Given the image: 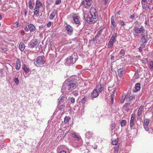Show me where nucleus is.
I'll return each instance as SVG.
<instances>
[{"label":"nucleus","mask_w":153,"mask_h":153,"mask_svg":"<svg viewBox=\"0 0 153 153\" xmlns=\"http://www.w3.org/2000/svg\"><path fill=\"white\" fill-rule=\"evenodd\" d=\"M77 83L76 80L73 77L68 79L63 83L62 88V93H69L76 87Z\"/></svg>","instance_id":"1"},{"label":"nucleus","mask_w":153,"mask_h":153,"mask_svg":"<svg viewBox=\"0 0 153 153\" xmlns=\"http://www.w3.org/2000/svg\"><path fill=\"white\" fill-rule=\"evenodd\" d=\"M84 17L88 23L91 24L95 23L98 18V15L96 9L91 7L90 10V13L84 14Z\"/></svg>","instance_id":"2"},{"label":"nucleus","mask_w":153,"mask_h":153,"mask_svg":"<svg viewBox=\"0 0 153 153\" xmlns=\"http://www.w3.org/2000/svg\"><path fill=\"white\" fill-rule=\"evenodd\" d=\"M78 59V56L76 53H73L71 56H68L66 59V64L67 65H72Z\"/></svg>","instance_id":"3"},{"label":"nucleus","mask_w":153,"mask_h":153,"mask_svg":"<svg viewBox=\"0 0 153 153\" xmlns=\"http://www.w3.org/2000/svg\"><path fill=\"white\" fill-rule=\"evenodd\" d=\"M102 91V88L101 85L99 84L92 92L91 94V96L93 98H95L97 97L99 95V93L101 92Z\"/></svg>","instance_id":"4"},{"label":"nucleus","mask_w":153,"mask_h":153,"mask_svg":"<svg viewBox=\"0 0 153 153\" xmlns=\"http://www.w3.org/2000/svg\"><path fill=\"white\" fill-rule=\"evenodd\" d=\"M44 59V56H40L37 57L35 62V65L37 66H39L43 65L45 62Z\"/></svg>","instance_id":"5"},{"label":"nucleus","mask_w":153,"mask_h":153,"mask_svg":"<svg viewBox=\"0 0 153 153\" xmlns=\"http://www.w3.org/2000/svg\"><path fill=\"white\" fill-rule=\"evenodd\" d=\"M150 38V36L148 35L147 32L142 33L141 41V42L143 43V45H144V43L147 42V41L149 40Z\"/></svg>","instance_id":"6"},{"label":"nucleus","mask_w":153,"mask_h":153,"mask_svg":"<svg viewBox=\"0 0 153 153\" xmlns=\"http://www.w3.org/2000/svg\"><path fill=\"white\" fill-rule=\"evenodd\" d=\"M38 41L37 39H34L31 40L28 43V45L30 48H36L38 45Z\"/></svg>","instance_id":"7"},{"label":"nucleus","mask_w":153,"mask_h":153,"mask_svg":"<svg viewBox=\"0 0 153 153\" xmlns=\"http://www.w3.org/2000/svg\"><path fill=\"white\" fill-rule=\"evenodd\" d=\"M70 136L71 137V140L70 142L73 141H77V140H81V138L80 136L76 133H73L71 134Z\"/></svg>","instance_id":"8"},{"label":"nucleus","mask_w":153,"mask_h":153,"mask_svg":"<svg viewBox=\"0 0 153 153\" xmlns=\"http://www.w3.org/2000/svg\"><path fill=\"white\" fill-rule=\"evenodd\" d=\"M77 141H73L72 142H70V143L74 147L77 148L79 147L80 146L83 144V142L82 139L81 140H77Z\"/></svg>","instance_id":"9"},{"label":"nucleus","mask_w":153,"mask_h":153,"mask_svg":"<svg viewBox=\"0 0 153 153\" xmlns=\"http://www.w3.org/2000/svg\"><path fill=\"white\" fill-rule=\"evenodd\" d=\"M92 3V0H84L82 1L81 5L83 7L88 8L91 5Z\"/></svg>","instance_id":"10"},{"label":"nucleus","mask_w":153,"mask_h":153,"mask_svg":"<svg viewBox=\"0 0 153 153\" xmlns=\"http://www.w3.org/2000/svg\"><path fill=\"white\" fill-rule=\"evenodd\" d=\"M133 30L135 32L138 34L144 33V32H143L144 31V28L143 26L140 27H135L133 28Z\"/></svg>","instance_id":"11"},{"label":"nucleus","mask_w":153,"mask_h":153,"mask_svg":"<svg viewBox=\"0 0 153 153\" xmlns=\"http://www.w3.org/2000/svg\"><path fill=\"white\" fill-rule=\"evenodd\" d=\"M134 97V95L131 94H128L125 95L126 100L128 102L131 101L133 100Z\"/></svg>","instance_id":"12"},{"label":"nucleus","mask_w":153,"mask_h":153,"mask_svg":"<svg viewBox=\"0 0 153 153\" xmlns=\"http://www.w3.org/2000/svg\"><path fill=\"white\" fill-rule=\"evenodd\" d=\"M67 31V34L69 35H71L73 33V27L69 25H67L65 27Z\"/></svg>","instance_id":"13"},{"label":"nucleus","mask_w":153,"mask_h":153,"mask_svg":"<svg viewBox=\"0 0 153 153\" xmlns=\"http://www.w3.org/2000/svg\"><path fill=\"white\" fill-rule=\"evenodd\" d=\"M72 19L75 23L77 25V27L80 24L79 17L76 15H75L72 17Z\"/></svg>","instance_id":"14"},{"label":"nucleus","mask_w":153,"mask_h":153,"mask_svg":"<svg viewBox=\"0 0 153 153\" xmlns=\"http://www.w3.org/2000/svg\"><path fill=\"white\" fill-rule=\"evenodd\" d=\"M135 117V114H132L131 119L130 121V126L131 127H132L134 125V119Z\"/></svg>","instance_id":"15"},{"label":"nucleus","mask_w":153,"mask_h":153,"mask_svg":"<svg viewBox=\"0 0 153 153\" xmlns=\"http://www.w3.org/2000/svg\"><path fill=\"white\" fill-rule=\"evenodd\" d=\"M22 68L25 73H30V70L28 66L25 64L22 65Z\"/></svg>","instance_id":"16"},{"label":"nucleus","mask_w":153,"mask_h":153,"mask_svg":"<svg viewBox=\"0 0 153 153\" xmlns=\"http://www.w3.org/2000/svg\"><path fill=\"white\" fill-rule=\"evenodd\" d=\"M85 137L86 138L89 139L91 138L93 136V133L90 131H88L85 134Z\"/></svg>","instance_id":"17"},{"label":"nucleus","mask_w":153,"mask_h":153,"mask_svg":"<svg viewBox=\"0 0 153 153\" xmlns=\"http://www.w3.org/2000/svg\"><path fill=\"white\" fill-rule=\"evenodd\" d=\"M111 25L112 27H113L114 28L116 27L115 22V18L114 16H112L111 19Z\"/></svg>","instance_id":"18"},{"label":"nucleus","mask_w":153,"mask_h":153,"mask_svg":"<svg viewBox=\"0 0 153 153\" xmlns=\"http://www.w3.org/2000/svg\"><path fill=\"white\" fill-rule=\"evenodd\" d=\"M42 3L39 1V0H37L36 4L35 9L39 8L42 5Z\"/></svg>","instance_id":"19"},{"label":"nucleus","mask_w":153,"mask_h":153,"mask_svg":"<svg viewBox=\"0 0 153 153\" xmlns=\"http://www.w3.org/2000/svg\"><path fill=\"white\" fill-rule=\"evenodd\" d=\"M56 14H57V11L55 10L53 11L49 17V19H52Z\"/></svg>","instance_id":"20"},{"label":"nucleus","mask_w":153,"mask_h":153,"mask_svg":"<svg viewBox=\"0 0 153 153\" xmlns=\"http://www.w3.org/2000/svg\"><path fill=\"white\" fill-rule=\"evenodd\" d=\"M29 30L30 32H33L35 30V27L32 24H30L28 25Z\"/></svg>","instance_id":"21"},{"label":"nucleus","mask_w":153,"mask_h":153,"mask_svg":"<svg viewBox=\"0 0 153 153\" xmlns=\"http://www.w3.org/2000/svg\"><path fill=\"white\" fill-rule=\"evenodd\" d=\"M35 4L34 2L33 1L30 0L29 2V7L30 10H32L33 8V7L34 6Z\"/></svg>","instance_id":"22"},{"label":"nucleus","mask_w":153,"mask_h":153,"mask_svg":"<svg viewBox=\"0 0 153 153\" xmlns=\"http://www.w3.org/2000/svg\"><path fill=\"white\" fill-rule=\"evenodd\" d=\"M19 48L20 50L22 51L25 49V45L22 42L20 43L19 45Z\"/></svg>","instance_id":"23"},{"label":"nucleus","mask_w":153,"mask_h":153,"mask_svg":"<svg viewBox=\"0 0 153 153\" xmlns=\"http://www.w3.org/2000/svg\"><path fill=\"white\" fill-rule=\"evenodd\" d=\"M67 97L65 95H64L60 98L59 102V104H61L66 101Z\"/></svg>","instance_id":"24"},{"label":"nucleus","mask_w":153,"mask_h":153,"mask_svg":"<svg viewBox=\"0 0 153 153\" xmlns=\"http://www.w3.org/2000/svg\"><path fill=\"white\" fill-rule=\"evenodd\" d=\"M135 91L134 92H137L139 91L141 88L140 85L139 83H137L136 84L135 86Z\"/></svg>","instance_id":"25"},{"label":"nucleus","mask_w":153,"mask_h":153,"mask_svg":"<svg viewBox=\"0 0 153 153\" xmlns=\"http://www.w3.org/2000/svg\"><path fill=\"white\" fill-rule=\"evenodd\" d=\"M124 70V69L123 68H120L118 70V76L120 78H121L122 75V72Z\"/></svg>","instance_id":"26"},{"label":"nucleus","mask_w":153,"mask_h":153,"mask_svg":"<svg viewBox=\"0 0 153 153\" xmlns=\"http://www.w3.org/2000/svg\"><path fill=\"white\" fill-rule=\"evenodd\" d=\"M117 37V34L116 33H114L113 36H111L110 40L113 42L115 41Z\"/></svg>","instance_id":"27"},{"label":"nucleus","mask_w":153,"mask_h":153,"mask_svg":"<svg viewBox=\"0 0 153 153\" xmlns=\"http://www.w3.org/2000/svg\"><path fill=\"white\" fill-rule=\"evenodd\" d=\"M130 105L128 104H126L123 106V108L127 111H128L129 110Z\"/></svg>","instance_id":"28"},{"label":"nucleus","mask_w":153,"mask_h":153,"mask_svg":"<svg viewBox=\"0 0 153 153\" xmlns=\"http://www.w3.org/2000/svg\"><path fill=\"white\" fill-rule=\"evenodd\" d=\"M120 123L122 127L126 126V121L125 120H122L120 121Z\"/></svg>","instance_id":"29"},{"label":"nucleus","mask_w":153,"mask_h":153,"mask_svg":"<svg viewBox=\"0 0 153 153\" xmlns=\"http://www.w3.org/2000/svg\"><path fill=\"white\" fill-rule=\"evenodd\" d=\"M142 3V4L143 8V9L145 10H147L148 9H149V10H150L149 7L147 4L146 5L145 4H143Z\"/></svg>","instance_id":"30"},{"label":"nucleus","mask_w":153,"mask_h":153,"mask_svg":"<svg viewBox=\"0 0 153 153\" xmlns=\"http://www.w3.org/2000/svg\"><path fill=\"white\" fill-rule=\"evenodd\" d=\"M117 22V23L118 24H119V25L121 26H123L126 24L121 19H120L118 22Z\"/></svg>","instance_id":"31"},{"label":"nucleus","mask_w":153,"mask_h":153,"mask_svg":"<svg viewBox=\"0 0 153 153\" xmlns=\"http://www.w3.org/2000/svg\"><path fill=\"white\" fill-rule=\"evenodd\" d=\"M149 67L151 71L153 70V61H150L149 62Z\"/></svg>","instance_id":"32"},{"label":"nucleus","mask_w":153,"mask_h":153,"mask_svg":"<svg viewBox=\"0 0 153 153\" xmlns=\"http://www.w3.org/2000/svg\"><path fill=\"white\" fill-rule=\"evenodd\" d=\"M114 42L110 40L108 45V48H111L113 45Z\"/></svg>","instance_id":"33"},{"label":"nucleus","mask_w":153,"mask_h":153,"mask_svg":"<svg viewBox=\"0 0 153 153\" xmlns=\"http://www.w3.org/2000/svg\"><path fill=\"white\" fill-rule=\"evenodd\" d=\"M143 108V106H141L139 108L137 113L138 116H140L142 112Z\"/></svg>","instance_id":"34"},{"label":"nucleus","mask_w":153,"mask_h":153,"mask_svg":"<svg viewBox=\"0 0 153 153\" xmlns=\"http://www.w3.org/2000/svg\"><path fill=\"white\" fill-rule=\"evenodd\" d=\"M102 32V30H100L98 31L96 35L95 36V39H97L101 35Z\"/></svg>","instance_id":"35"},{"label":"nucleus","mask_w":153,"mask_h":153,"mask_svg":"<svg viewBox=\"0 0 153 153\" xmlns=\"http://www.w3.org/2000/svg\"><path fill=\"white\" fill-rule=\"evenodd\" d=\"M21 65L19 62H16V68L19 70L20 68Z\"/></svg>","instance_id":"36"},{"label":"nucleus","mask_w":153,"mask_h":153,"mask_svg":"<svg viewBox=\"0 0 153 153\" xmlns=\"http://www.w3.org/2000/svg\"><path fill=\"white\" fill-rule=\"evenodd\" d=\"M13 81L16 85H18L19 84V80L18 77H14L13 78Z\"/></svg>","instance_id":"37"},{"label":"nucleus","mask_w":153,"mask_h":153,"mask_svg":"<svg viewBox=\"0 0 153 153\" xmlns=\"http://www.w3.org/2000/svg\"><path fill=\"white\" fill-rule=\"evenodd\" d=\"M118 140L117 139H115L112 140V143L113 145H116V146L118 145Z\"/></svg>","instance_id":"38"},{"label":"nucleus","mask_w":153,"mask_h":153,"mask_svg":"<svg viewBox=\"0 0 153 153\" xmlns=\"http://www.w3.org/2000/svg\"><path fill=\"white\" fill-rule=\"evenodd\" d=\"M70 117H69L66 116L64 118V122L65 123H67L70 120Z\"/></svg>","instance_id":"39"},{"label":"nucleus","mask_w":153,"mask_h":153,"mask_svg":"<svg viewBox=\"0 0 153 153\" xmlns=\"http://www.w3.org/2000/svg\"><path fill=\"white\" fill-rule=\"evenodd\" d=\"M116 124L114 123H113L111 124L110 126V128L111 130L112 131L115 128Z\"/></svg>","instance_id":"40"},{"label":"nucleus","mask_w":153,"mask_h":153,"mask_svg":"<svg viewBox=\"0 0 153 153\" xmlns=\"http://www.w3.org/2000/svg\"><path fill=\"white\" fill-rule=\"evenodd\" d=\"M119 145L116 146L114 147V153H117L118 151V148Z\"/></svg>","instance_id":"41"},{"label":"nucleus","mask_w":153,"mask_h":153,"mask_svg":"<svg viewBox=\"0 0 153 153\" xmlns=\"http://www.w3.org/2000/svg\"><path fill=\"white\" fill-rule=\"evenodd\" d=\"M149 122V119H146L144 120V125H148Z\"/></svg>","instance_id":"42"},{"label":"nucleus","mask_w":153,"mask_h":153,"mask_svg":"<svg viewBox=\"0 0 153 153\" xmlns=\"http://www.w3.org/2000/svg\"><path fill=\"white\" fill-rule=\"evenodd\" d=\"M125 100H126L125 95L122 96L121 99L120 100V102L122 103H123Z\"/></svg>","instance_id":"43"},{"label":"nucleus","mask_w":153,"mask_h":153,"mask_svg":"<svg viewBox=\"0 0 153 153\" xmlns=\"http://www.w3.org/2000/svg\"><path fill=\"white\" fill-rule=\"evenodd\" d=\"M120 54L121 55V56H124L125 54V51L123 49H121L120 51Z\"/></svg>","instance_id":"44"},{"label":"nucleus","mask_w":153,"mask_h":153,"mask_svg":"<svg viewBox=\"0 0 153 153\" xmlns=\"http://www.w3.org/2000/svg\"><path fill=\"white\" fill-rule=\"evenodd\" d=\"M72 94L73 95L75 96H77L78 95V92L76 90L75 91L72 92Z\"/></svg>","instance_id":"45"},{"label":"nucleus","mask_w":153,"mask_h":153,"mask_svg":"<svg viewBox=\"0 0 153 153\" xmlns=\"http://www.w3.org/2000/svg\"><path fill=\"white\" fill-rule=\"evenodd\" d=\"M34 10H35L34 12V13L35 15H37L39 12V8L35 9V8L34 9Z\"/></svg>","instance_id":"46"},{"label":"nucleus","mask_w":153,"mask_h":153,"mask_svg":"<svg viewBox=\"0 0 153 153\" xmlns=\"http://www.w3.org/2000/svg\"><path fill=\"white\" fill-rule=\"evenodd\" d=\"M142 62L143 63L145 64L148 62V59L147 58H143L142 59Z\"/></svg>","instance_id":"47"},{"label":"nucleus","mask_w":153,"mask_h":153,"mask_svg":"<svg viewBox=\"0 0 153 153\" xmlns=\"http://www.w3.org/2000/svg\"><path fill=\"white\" fill-rule=\"evenodd\" d=\"M30 73H25V74H23V75L25 78H26L29 76Z\"/></svg>","instance_id":"48"},{"label":"nucleus","mask_w":153,"mask_h":153,"mask_svg":"<svg viewBox=\"0 0 153 153\" xmlns=\"http://www.w3.org/2000/svg\"><path fill=\"white\" fill-rule=\"evenodd\" d=\"M4 74L3 71V69L0 70V76H1L2 77L3 76H4Z\"/></svg>","instance_id":"49"},{"label":"nucleus","mask_w":153,"mask_h":153,"mask_svg":"<svg viewBox=\"0 0 153 153\" xmlns=\"http://www.w3.org/2000/svg\"><path fill=\"white\" fill-rule=\"evenodd\" d=\"M86 98L85 97H84L81 100V102L83 103H84L85 101H86Z\"/></svg>","instance_id":"50"},{"label":"nucleus","mask_w":153,"mask_h":153,"mask_svg":"<svg viewBox=\"0 0 153 153\" xmlns=\"http://www.w3.org/2000/svg\"><path fill=\"white\" fill-rule=\"evenodd\" d=\"M133 35L134 37L135 38H138L139 37V34L138 33H137L134 32V33H133Z\"/></svg>","instance_id":"51"},{"label":"nucleus","mask_w":153,"mask_h":153,"mask_svg":"<svg viewBox=\"0 0 153 153\" xmlns=\"http://www.w3.org/2000/svg\"><path fill=\"white\" fill-rule=\"evenodd\" d=\"M70 100L72 103H74L75 102V99L73 97L70 98Z\"/></svg>","instance_id":"52"},{"label":"nucleus","mask_w":153,"mask_h":153,"mask_svg":"<svg viewBox=\"0 0 153 153\" xmlns=\"http://www.w3.org/2000/svg\"><path fill=\"white\" fill-rule=\"evenodd\" d=\"M144 127L145 129L147 131H149V128L148 127V125H144Z\"/></svg>","instance_id":"53"},{"label":"nucleus","mask_w":153,"mask_h":153,"mask_svg":"<svg viewBox=\"0 0 153 153\" xmlns=\"http://www.w3.org/2000/svg\"><path fill=\"white\" fill-rule=\"evenodd\" d=\"M52 23L51 22H49L47 25V27H50Z\"/></svg>","instance_id":"54"},{"label":"nucleus","mask_w":153,"mask_h":153,"mask_svg":"<svg viewBox=\"0 0 153 153\" xmlns=\"http://www.w3.org/2000/svg\"><path fill=\"white\" fill-rule=\"evenodd\" d=\"M61 2V0H57L55 2V4H59Z\"/></svg>","instance_id":"55"},{"label":"nucleus","mask_w":153,"mask_h":153,"mask_svg":"<svg viewBox=\"0 0 153 153\" xmlns=\"http://www.w3.org/2000/svg\"><path fill=\"white\" fill-rule=\"evenodd\" d=\"M4 143H0V149L3 148V147H4Z\"/></svg>","instance_id":"56"},{"label":"nucleus","mask_w":153,"mask_h":153,"mask_svg":"<svg viewBox=\"0 0 153 153\" xmlns=\"http://www.w3.org/2000/svg\"><path fill=\"white\" fill-rule=\"evenodd\" d=\"M24 30L26 32L28 31L29 30L28 28V27H27V26L25 27L24 28Z\"/></svg>","instance_id":"57"},{"label":"nucleus","mask_w":153,"mask_h":153,"mask_svg":"<svg viewBox=\"0 0 153 153\" xmlns=\"http://www.w3.org/2000/svg\"><path fill=\"white\" fill-rule=\"evenodd\" d=\"M104 4L105 5H106L108 3V0H104Z\"/></svg>","instance_id":"58"},{"label":"nucleus","mask_w":153,"mask_h":153,"mask_svg":"<svg viewBox=\"0 0 153 153\" xmlns=\"http://www.w3.org/2000/svg\"><path fill=\"white\" fill-rule=\"evenodd\" d=\"M135 16L134 15H132L130 16L129 18L131 19H132L134 18Z\"/></svg>","instance_id":"59"},{"label":"nucleus","mask_w":153,"mask_h":153,"mask_svg":"<svg viewBox=\"0 0 153 153\" xmlns=\"http://www.w3.org/2000/svg\"><path fill=\"white\" fill-rule=\"evenodd\" d=\"M114 98V97H111V103H112V104L113 102Z\"/></svg>","instance_id":"60"},{"label":"nucleus","mask_w":153,"mask_h":153,"mask_svg":"<svg viewBox=\"0 0 153 153\" xmlns=\"http://www.w3.org/2000/svg\"><path fill=\"white\" fill-rule=\"evenodd\" d=\"M114 56L111 55V60H114Z\"/></svg>","instance_id":"61"},{"label":"nucleus","mask_w":153,"mask_h":153,"mask_svg":"<svg viewBox=\"0 0 153 153\" xmlns=\"http://www.w3.org/2000/svg\"><path fill=\"white\" fill-rule=\"evenodd\" d=\"M138 49H139V51L140 52H141L142 51V48H141V47H140Z\"/></svg>","instance_id":"62"},{"label":"nucleus","mask_w":153,"mask_h":153,"mask_svg":"<svg viewBox=\"0 0 153 153\" xmlns=\"http://www.w3.org/2000/svg\"><path fill=\"white\" fill-rule=\"evenodd\" d=\"M59 153H66V152L65 151L63 150L60 151Z\"/></svg>","instance_id":"63"},{"label":"nucleus","mask_w":153,"mask_h":153,"mask_svg":"<svg viewBox=\"0 0 153 153\" xmlns=\"http://www.w3.org/2000/svg\"><path fill=\"white\" fill-rule=\"evenodd\" d=\"M115 91H116V88H113L112 89V93H115Z\"/></svg>","instance_id":"64"}]
</instances>
